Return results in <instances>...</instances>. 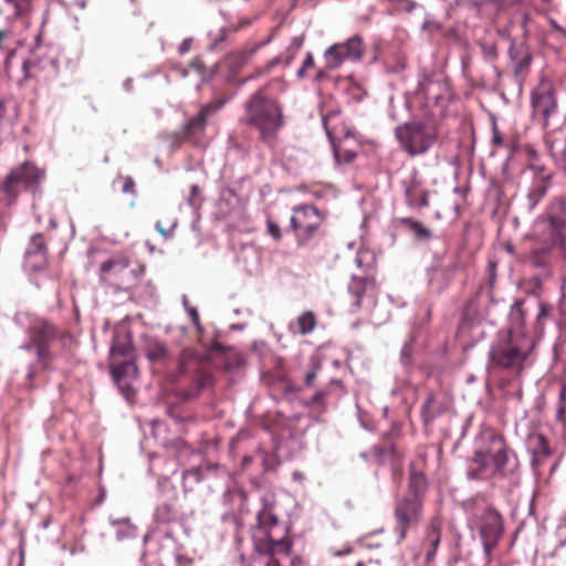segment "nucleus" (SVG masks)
<instances>
[{"label": "nucleus", "instance_id": "f257e3e1", "mask_svg": "<svg viewBox=\"0 0 566 566\" xmlns=\"http://www.w3.org/2000/svg\"><path fill=\"white\" fill-rule=\"evenodd\" d=\"M273 503L263 500L256 514V523L251 527V538L255 551L252 566H282V559L291 554L293 542L290 528L279 522Z\"/></svg>", "mask_w": 566, "mask_h": 566}, {"label": "nucleus", "instance_id": "f03ea898", "mask_svg": "<svg viewBox=\"0 0 566 566\" xmlns=\"http://www.w3.org/2000/svg\"><path fill=\"white\" fill-rule=\"evenodd\" d=\"M270 87H275L281 92L284 90V82L277 77L254 92L244 105L242 119L247 125L255 127L260 133V138L269 144L274 140L284 123L280 104L268 95Z\"/></svg>", "mask_w": 566, "mask_h": 566}, {"label": "nucleus", "instance_id": "7ed1b4c3", "mask_svg": "<svg viewBox=\"0 0 566 566\" xmlns=\"http://www.w3.org/2000/svg\"><path fill=\"white\" fill-rule=\"evenodd\" d=\"M535 347V339L526 332H501L489 352V368L521 374Z\"/></svg>", "mask_w": 566, "mask_h": 566}, {"label": "nucleus", "instance_id": "20e7f679", "mask_svg": "<svg viewBox=\"0 0 566 566\" xmlns=\"http://www.w3.org/2000/svg\"><path fill=\"white\" fill-rule=\"evenodd\" d=\"M190 377V386L184 391L186 399L196 398L201 390L213 385V376L209 363L192 349H184L177 361L175 381Z\"/></svg>", "mask_w": 566, "mask_h": 566}, {"label": "nucleus", "instance_id": "39448f33", "mask_svg": "<svg viewBox=\"0 0 566 566\" xmlns=\"http://www.w3.org/2000/svg\"><path fill=\"white\" fill-rule=\"evenodd\" d=\"M395 137L405 153L416 157L428 153L436 144L438 130L423 120H410L395 128Z\"/></svg>", "mask_w": 566, "mask_h": 566}, {"label": "nucleus", "instance_id": "423d86ee", "mask_svg": "<svg viewBox=\"0 0 566 566\" xmlns=\"http://www.w3.org/2000/svg\"><path fill=\"white\" fill-rule=\"evenodd\" d=\"M29 343L25 349H34L38 365L41 369H50L54 360L51 344L56 339L72 338L67 332H61L54 324L45 319H38L28 329Z\"/></svg>", "mask_w": 566, "mask_h": 566}, {"label": "nucleus", "instance_id": "0eeeda50", "mask_svg": "<svg viewBox=\"0 0 566 566\" xmlns=\"http://www.w3.org/2000/svg\"><path fill=\"white\" fill-rule=\"evenodd\" d=\"M139 272L128 255L120 252L113 254L99 264L98 277L102 283L116 291H122L136 285Z\"/></svg>", "mask_w": 566, "mask_h": 566}, {"label": "nucleus", "instance_id": "6e6552de", "mask_svg": "<svg viewBox=\"0 0 566 566\" xmlns=\"http://www.w3.org/2000/svg\"><path fill=\"white\" fill-rule=\"evenodd\" d=\"M557 251L563 252L566 259V240H556L547 234L543 240L532 244L528 252L522 256V261L528 268L538 271V275L548 277Z\"/></svg>", "mask_w": 566, "mask_h": 566}, {"label": "nucleus", "instance_id": "1a4fd4ad", "mask_svg": "<svg viewBox=\"0 0 566 566\" xmlns=\"http://www.w3.org/2000/svg\"><path fill=\"white\" fill-rule=\"evenodd\" d=\"M424 503L420 500L397 497L394 505V532L398 542H403L408 533L416 531L423 518Z\"/></svg>", "mask_w": 566, "mask_h": 566}, {"label": "nucleus", "instance_id": "9d476101", "mask_svg": "<svg viewBox=\"0 0 566 566\" xmlns=\"http://www.w3.org/2000/svg\"><path fill=\"white\" fill-rule=\"evenodd\" d=\"M474 521L483 543L485 555L490 558L503 534V520L501 514L490 505L476 507Z\"/></svg>", "mask_w": 566, "mask_h": 566}, {"label": "nucleus", "instance_id": "9b49d317", "mask_svg": "<svg viewBox=\"0 0 566 566\" xmlns=\"http://www.w3.org/2000/svg\"><path fill=\"white\" fill-rule=\"evenodd\" d=\"M323 221L321 212L311 205H302L293 208L291 228L296 237L297 245L307 243Z\"/></svg>", "mask_w": 566, "mask_h": 566}, {"label": "nucleus", "instance_id": "f8f14e48", "mask_svg": "<svg viewBox=\"0 0 566 566\" xmlns=\"http://www.w3.org/2000/svg\"><path fill=\"white\" fill-rule=\"evenodd\" d=\"M45 178V170L39 168L31 161H25L13 168L7 176L2 191L10 197L18 193V185H23L25 189L35 190Z\"/></svg>", "mask_w": 566, "mask_h": 566}, {"label": "nucleus", "instance_id": "ddd939ff", "mask_svg": "<svg viewBox=\"0 0 566 566\" xmlns=\"http://www.w3.org/2000/svg\"><path fill=\"white\" fill-rule=\"evenodd\" d=\"M365 54V44L359 35H354L344 42L331 45L324 52L327 70H336L345 61L359 62Z\"/></svg>", "mask_w": 566, "mask_h": 566}, {"label": "nucleus", "instance_id": "4468645a", "mask_svg": "<svg viewBox=\"0 0 566 566\" xmlns=\"http://www.w3.org/2000/svg\"><path fill=\"white\" fill-rule=\"evenodd\" d=\"M536 223L547 228V234L556 240H566V195L553 197L545 212L537 218Z\"/></svg>", "mask_w": 566, "mask_h": 566}, {"label": "nucleus", "instance_id": "2eb2a0df", "mask_svg": "<svg viewBox=\"0 0 566 566\" xmlns=\"http://www.w3.org/2000/svg\"><path fill=\"white\" fill-rule=\"evenodd\" d=\"M474 452H481V455L493 460L495 467L505 469L507 463V447L502 434L488 428L480 432L475 440Z\"/></svg>", "mask_w": 566, "mask_h": 566}, {"label": "nucleus", "instance_id": "dca6fc26", "mask_svg": "<svg viewBox=\"0 0 566 566\" xmlns=\"http://www.w3.org/2000/svg\"><path fill=\"white\" fill-rule=\"evenodd\" d=\"M531 105L533 116H539L543 120V126L547 128L551 116L557 112V98L551 81L542 80L533 90Z\"/></svg>", "mask_w": 566, "mask_h": 566}, {"label": "nucleus", "instance_id": "f3484780", "mask_svg": "<svg viewBox=\"0 0 566 566\" xmlns=\"http://www.w3.org/2000/svg\"><path fill=\"white\" fill-rule=\"evenodd\" d=\"M528 168L533 171V179L527 192V203L528 209L533 210L552 187L554 172L536 161H532Z\"/></svg>", "mask_w": 566, "mask_h": 566}, {"label": "nucleus", "instance_id": "a211bd4d", "mask_svg": "<svg viewBox=\"0 0 566 566\" xmlns=\"http://www.w3.org/2000/svg\"><path fill=\"white\" fill-rule=\"evenodd\" d=\"M340 112L338 108L335 109H328V111H322V120L323 126L325 128V132L331 139L333 147H334V155L335 158L338 161L344 163H350L356 157V151L354 149H349L346 147V143L348 142V138L346 137L345 140H340L339 143H336L337 138V132L336 126L339 120Z\"/></svg>", "mask_w": 566, "mask_h": 566}, {"label": "nucleus", "instance_id": "6ab92c4d", "mask_svg": "<svg viewBox=\"0 0 566 566\" xmlns=\"http://www.w3.org/2000/svg\"><path fill=\"white\" fill-rule=\"evenodd\" d=\"M227 102V97H220L201 106L199 113L184 124L179 133L180 137L191 140L196 136L201 135L206 129L208 117L220 111Z\"/></svg>", "mask_w": 566, "mask_h": 566}, {"label": "nucleus", "instance_id": "aec40b11", "mask_svg": "<svg viewBox=\"0 0 566 566\" xmlns=\"http://www.w3.org/2000/svg\"><path fill=\"white\" fill-rule=\"evenodd\" d=\"M109 368L111 374L123 396L127 400H133L136 391L132 382L138 377V368L135 359L119 361L117 366H115V364L109 365Z\"/></svg>", "mask_w": 566, "mask_h": 566}, {"label": "nucleus", "instance_id": "412c9836", "mask_svg": "<svg viewBox=\"0 0 566 566\" xmlns=\"http://www.w3.org/2000/svg\"><path fill=\"white\" fill-rule=\"evenodd\" d=\"M496 474L503 475L504 469L495 467L494 461L481 455V452H473L469 460L467 475L471 480H489Z\"/></svg>", "mask_w": 566, "mask_h": 566}, {"label": "nucleus", "instance_id": "4be33fe9", "mask_svg": "<svg viewBox=\"0 0 566 566\" xmlns=\"http://www.w3.org/2000/svg\"><path fill=\"white\" fill-rule=\"evenodd\" d=\"M526 444L532 454L533 467L542 465L552 453L547 439L541 433L528 434Z\"/></svg>", "mask_w": 566, "mask_h": 566}, {"label": "nucleus", "instance_id": "5701e85b", "mask_svg": "<svg viewBox=\"0 0 566 566\" xmlns=\"http://www.w3.org/2000/svg\"><path fill=\"white\" fill-rule=\"evenodd\" d=\"M263 43H255L247 45L241 50L230 52L224 57L226 66L232 72H239L244 65H247Z\"/></svg>", "mask_w": 566, "mask_h": 566}, {"label": "nucleus", "instance_id": "b1692460", "mask_svg": "<svg viewBox=\"0 0 566 566\" xmlns=\"http://www.w3.org/2000/svg\"><path fill=\"white\" fill-rule=\"evenodd\" d=\"M544 143L551 156L558 163L566 155V135L562 129L551 130L545 134Z\"/></svg>", "mask_w": 566, "mask_h": 566}, {"label": "nucleus", "instance_id": "393cba45", "mask_svg": "<svg viewBox=\"0 0 566 566\" xmlns=\"http://www.w3.org/2000/svg\"><path fill=\"white\" fill-rule=\"evenodd\" d=\"M375 289V281L369 277H353L352 282L348 285V291L350 295L354 297V302L352 304L353 312H357L361 307L363 297L367 294L369 290Z\"/></svg>", "mask_w": 566, "mask_h": 566}, {"label": "nucleus", "instance_id": "a878e982", "mask_svg": "<svg viewBox=\"0 0 566 566\" xmlns=\"http://www.w3.org/2000/svg\"><path fill=\"white\" fill-rule=\"evenodd\" d=\"M427 478L422 472L411 471L409 476L408 492L403 497L420 500L424 503L427 492Z\"/></svg>", "mask_w": 566, "mask_h": 566}, {"label": "nucleus", "instance_id": "bb28decb", "mask_svg": "<svg viewBox=\"0 0 566 566\" xmlns=\"http://www.w3.org/2000/svg\"><path fill=\"white\" fill-rule=\"evenodd\" d=\"M135 359L134 346L130 340L116 339L111 348L109 365L117 366L119 361Z\"/></svg>", "mask_w": 566, "mask_h": 566}, {"label": "nucleus", "instance_id": "cd10ccee", "mask_svg": "<svg viewBox=\"0 0 566 566\" xmlns=\"http://www.w3.org/2000/svg\"><path fill=\"white\" fill-rule=\"evenodd\" d=\"M526 300H516L511 306L510 323L514 333L525 332V319L527 310L525 308Z\"/></svg>", "mask_w": 566, "mask_h": 566}, {"label": "nucleus", "instance_id": "c85d7f7f", "mask_svg": "<svg viewBox=\"0 0 566 566\" xmlns=\"http://www.w3.org/2000/svg\"><path fill=\"white\" fill-rule=\"evenodd\" d=\"M537 306H538V312L536 314L535 322L533 325V333H534V337L539 339L544 335L545 325H546L547 321H549L552 318L553 306L542 300H539L537 302Z\"/></svg>", "mask_w": 566, "mask_h": 566}, {"label": "nucleus", "instance_id": "c756f323", "mask_svg": "<svg viewBox=\"0 0 566 566\" xmlns=\"http://www.w3.org/2000/svg\"><path fill=\"white\" fill-rule=\"evenodd\" d=\"M317 319L312 311L303 312L295 321L290 325V331L294 334L306 335L314 331L316 327Z\"/></svg>", "mask_w": 566, "mask_h": 566}, {"label": "nucleus", "instance_id": "7c9ffc66", "mask_svg": "<svg viewBox=\"0 0 566 566\" xmlns=\"http://www.w3.org/2000/svg\"><path fill=\"white\" fill-rule=\"evenodd\" d=\"M146 356L150 361L161 365H166L170 359L168 349L158 340H149L147 343Z\"/></svg>", "mask_w": 566, "mask_h": 566}, {"label": "nucleus", "instance_id": "2f4dec72", "mask_svg": "<svg viewBox=\"0 0 566 566\" xmlns=\"http://www.w3.org/2000/svg\"><path fill=\"white\" fill-rule=\"evenodd\" d=\"M406 201L410 207L422 208L429 205L428 192L417 182H412L406 189Z\"/></svg>", "mask_w": 566, "mask_h": 566}, {"label": "nucleus", "instance_id": "473e14b6", "mask_svg": "<svg viewBox=\"0 0 566 566\" xmlns=\"http://www.w3.org/2000/svg\"><path fill=\"white\" fill-rule=\"evenodd\" d=\"M399 223L412 231L417 239L429 240L432 237L431 231L417 220L402 218Z\"/></svg>", "mask_w": 566, "mask_h": 566}, {"label": "nucleus", "instance_id": "72a5a7b5", "mask_svg": "<svg viewBox=\"0 0 566 566\" xmlns=\"http://www.w3.org/2000/svg\"><path fill=\"white\" fill-rule=\"evenodd\" d=\"M442 524L443 520L439 514L432 516L426 530L424 541H441Z\"/></svg>", "mask_w": 566, "mask_h": 566}, {"label": "nucleus", "instance_id": "f704fd0d", "mask_svg": "<svg viewBox=\"0 0 566 566\" xmlns=\"http://www.w3.org/2000/svg\"><path fill=\"white\" fill-rule=\"evenodd\" d=\"M436 397L433 394H429L426 401L421 407V417L426 423L432 421L440 415V410L434 407Z\"/></svg>", "mask_w": 566, "mask_h": 566}, {"label": "nucleus", "instance_id": "c9c22d12", "mask_svg": "<svg viewBox=\"0 0 566 566\" xmlns=\"http://www.w3.org/2000/svg\"><path fill=\"white\" fill-rule=\"evenodd\" d=\"M27 252L29 255H33V254H40L42 256L46 255L48 248H46V243H45V239H44L43 234L36 233L31 237L30 244H29Z\"/></svg>", "mask_w": 566, "mask_h": 566}, {"label": "nucleus", "instance_id": "e433bc0d", "mask_svg": "<svg viewBox=\"0 0 566 566\" xmlns=\"http://www.w3.org/2000/svg\"><path fill=\"white\" fill-rule=\"evenodd\" d=\"M14 8L15 15L20 17L31 10L32 0H6Z\"/></svg>", "mask_w": 566, "mask_h": 566}, {"label": "nucleus", "instance_id": "4c0bfd02", "mask_svg": "<svg viewBox=\"0 0 566 566\" xmlns=\"http://www.w3.org/2000/svg\"><path fill=\"white\" fill-rule=\"evenodd\" d=\"M280 62L281 60L277 56L270 60L264 66L255 69L253 73L249 76V78H258L260 76L269 74L271 70L274 66H276Z\"/></svg>", "mask_w": 566, "mask_h": 566}, {"label": "nucleus", "instance_id": "58836bf2", "mask_svg": "<svg viewBox=\"0 0 566 566\" xmlns=\"http://www.w3.org/2000/svg\"><path fill=\"white\" fill-rule=\"evenodd\" d=\"M117 180L122 182V191L124 193H130V195L136 193V189H135L136 185H135L134 179L130 176H118Z\"/></svg>", "mask_w": 566, "mask_h": 566}, {"label": "nucleus", "instance_id": "ea45409f", "mask_svg": "<svg viewBox=\"0 0 566 566\" xmlns=\"http://www.w3.org/2000/svg\"><path fill=\"white\" fill-rule=\"evenodd\" d=\"M440 542L441 541L423 542V545L426 546V562L430 563L433 560Z\"/></svg>", "mask_w": 566, "mask_h": 566}, {"label": "nucleus", "instance_id": "a19ab883", "mask_svg": "<svg viewBox=\"0 0 566 566\" xmlns=\"http://www.w3.org/2000/svg\"><path fill=\"white\" fill-rule=\"evenodd\" d=\"M268 233L276 241L282 239L281 228L277 223L272 220L266 221Z\"/></svg>", "mask_w": 566, "mask_h": 566}, {"label": "nucleus", "instance_id": "79ce46f5", "mask_svg": "<svg viewBox=\"0 0 566 566\" xmlns=\"http://www.w3.org/2000/svg\"><path fill=\"white\" fill-rule=\"evenodd\" d=\"M318 370L319 366H314L311 370L306 371L304 376V385L306 387H312L314 385Z\"/></svg>", "mask_w": 566, "mask_h": 566}, {"label": "nucleus", "instance_id": "37998d69", "mask_svg": "<svg viewBox=\"0 0 566 566\" xmlns=\"http://www.w3.org/2000/svg\"><path fill=\"white\" fill-rule=\"evenodd\" d=\"M492 134H493V136H492L493 146H495V147L503 146V137H502L501 132L497 129V126L495 123L493 124V127H492Z\"/></svg>", "mask_w": 566, "mask_h": 566}, {"label": "nucleus", "instance_id": "c03bdc74", "mask_svg": "<svg viewBox=\"0 0 566 566\" xmlns=\"http://www.w3.org/2000/svg\"><path fill=\"white\" fill-rule=\"evenodd\" d=\"M328 391L326 389L317 390L314 396L312 397V402L314 405H322L327 397Z\"/></svg>", "mask_w": 566, "mask_h": 566}, {"label": "nucleus", "instance_id": "a18cd8bd", "mask_svg": "<svg viewBox=\"0 0 566 566\" xmlns=\"http://www.w3.org/2000/svg\"><path fill=\"white\" fill-rule=\"evenodd\" d=\"M200 195V188L197 185L191 186L190 188V197H189V203L191 206H197V198Z\"/></svg>", "mask_w": 566, "mask_h": 566}, {"label": "nucleus", "instance_id": "49530a36", "mask_svg": "<svg viewBox=\"0 0 566 566\" xmlns=\"http://www.w3.org/2000/svg\"><path fill=\"white\" fill-rule=\"evenodd\" d=\"M188 313H189L192 324L198 329H200V318H199V313H198L197 308L191 307V308H189Z\"/></svg>", "mask_w": 566, "mask_h": 566}, {"label": "nucleus", "instance_id": "de8ad7c7", "mask_svg": "<svg viewBox=\"0 0 566 566\" xmlns=\"http://www.w3.org/2000/svg\"><path fill=\"white\" fill-rule=\"evenodd\" d=\"M314 65H315L314 56H313V54H312L311 52H308V53L306 54V56H305L304 61H303L302 66H303V69L308 70V69H313V67H314Z\"/></svg>", "mask_w": 566, "mask_h": 566}, {"label": "nucleus", "instance_id": "09e8293b", "mask_svg": "<svg viewBox=\"0 0 566 566\" xmlns=\"http://www.w3.org/2000/svg\"><path fill=\"white\" fill-rule=\"evenodd\" d=\"M326 71H328L326 67L323 70H318L315 75V81L322 82L327 77Z\"/></svg>", "mask_w": 566, "mask_h": 566}, {"label": "nucleus", "instance_id": "8fccbe9b", "mask_svg": "<svg viewBox=\"0 0 566 566\" xmlns=\"http://www.w3.org/2000/svg\"><path fill=\"white\" fill-rule=\"evenodd\" d=\"M551 25L553 27L554 30L566 36V31L560 25H558L554 20H551Z\"/></svg>", "mask_w": 566, "mask_h": 566}, {"label": "nucleus", "instance_id": "3c124183", "mask_svg": "<svg viewBox=\"0 0 566 566\" xmlns=\"http://www.w3.org/2000/svg\"><path fill=\"white\" fill-rule=\"evenodd\" d=\"M486 50V54L491 57V59H495L496 57V50L494 46H490V48H484Z\"/></svg>", "mask_w": 566, "mask_h": 566}, {"label": "nucleus", "instance_id": "603ef678", "mask_svg": "<svg viewBox=\"0 0 566 566\" xmlns=\"http://www.w3.org/2000/svg\"><path fill=\"white\" fill-rule=\"evenodd\" d=\"M156 230H157L159 233H161L164 237H168V231H167V230H165V229L161 227V224H160V222H159V221H157V222H156Z\"/></svg>", "mask_w": 566, "mask_h": 566}, {"label": "nucleus", "instance_id": "864d4df0", "mask_svg": "<svg viewBox=\"0 0 566 566\" xmlns=\"http://www.w3.org/2000/svg\"><path fill=\"white\" fill-rule=\"evenodd\" d=\"M252 23V20L251 19H242L239 23V28H244V27H248Z\"/></svg>", "mask_w": 566, "mask_h": 566}, {"label": "nucleus", "instance_id": "5fc2aeb1", "mask_svg": "<svg viewBox=\"0 0 566 566\" xmlns=\"http://www.w3.org/2000/svg\"><path fill=\"white\" fill-rule=\"evenodd\" d=\"M9 38V33L7 31L0 30V46L2 45L3 41Z\"/></svg>", "mask_w": 566, "mask_h": 566}, {"label": "nucleus", "instance_id": "6e6d98bb", "mask_svg": "<svg viewBox=\"0 0 566 566\" xmlns=\"http://www.w3.org/2000/svg\"><path fill=\"white\" fill-rule=\"evenodd\" d=\"M505 250L510 253V254H515V247L512 244V243H506L505 244Z\"/></svg>", "mask_w": 566, "mask_h": 566}, {"label": "nucleus", "instance_id": "4d7b16f0", "mask_svg": "<svg viewBox=\"0 0 566 566\" xmlns=\"http://www.w3.org/2000/svg\"><path fill=\"white\" fill-rule=\"evenodd\" d=\"M401 474L402 473H401L400 469H398V468L394 469V471H392L394 479L400 480Z\"/></svg>", "mask_w": 566, "mask_h": 566}, {"label": "nucleus", "instance_id": "13d9d810", "mask_svg": "<svg viewBox=\"0 0 566 566\" xmlns=\"http://www.w3.org/2000/svg\"><path fill=\"white\" fill-rule=\"evenodd\" d=\"M188 49H189V43L187 41H184L182 44L180 45V52L185 53L188 51Z\"/></svg>", "mask_w": 566, "mask_h": 566}, {"label": "nucleus", "instance_id": "bf43d9fd", "mask_svg": "<svg viewBox=\"0 0 566 566\" xmlns=\"http://www.w3.org/2000/svg\"><path fill=\"white\" fill-rule=\"evenodd\" d=\"M305 72H306V69H303V66H301V69L297 71V76L301 78L304 77Z\"/></svg>", "mask_w": 566, "mask_h": 566}, {"label": "nucleus", "instance_id": "052dcab7", "mask_svg": "<svg viewBox=\"0 0 566 566\" xmlns=\"http://www.w3.org/2000/svg\"><path fill=\"white\" fill-rule=\"evenodd\" d=\"M352 553V548H347L343 552H338L336 553L337 556H343V555H347V554H350Z\"/></svg>", "mask_w": 566, "mask_h": 566}, {"label": "nucleus", "instance_id": "680f3d73", "mask_svg": "<svg viewBox=\"0 0 566 566\" xmlns=\"http://www.w3.org/2000/svg\"><path fill=\"white\" fill-rule=\"evenodd\" d=\"M34 375H35V371L31 368V369L29 370L28 377H29L30 379H32V378L34 377Z\"/></svg>", "mask_w": 566, "mask_h": 566}, {"label": "nucleus", "instance_id": "e2e57ef3", "mask_svg": "<svg viewBox=\"0 0 566 566\" xmlns=\"http://www.w3.org/2000/svg\"><path fill=\"white\" fill-rule=\"evenodd\" d=\"M530 62V57H526L523 62H521L520 67H522L524 64L527 65Z\"/></svg>", "mask_w": 566, "mask_h": 566}, {"label": "nucleus", "instance_id": "0e129e2a", "mask_svg": "<svg viewBox=\"0 0 566 566\" xmlns=\"http://www.w3.org/2000/svg\"><path fill=\"white\" fill-rule=\"evenodd\" d=\"M291 566H297L296 559H293Z\"/></svg>", "mask_w": 566, "mask_h": 566}, {"label": "nucleus", "instance_id": "69168bd1", "mask_svg": "<svg viewBox=\"0 0 566 566\" xmlns=\"http://www.w3.org/2000/svg\"><path fill=\"white\" fill-rule=\"evenodd\" d=\"M356 566H365V564L363 562H358Z\"/></svg>", "mask_w": 566, "mask_h": 566}, {"label": "nucleus", "instance_id": "338daca9", "mask_svg": "<svg viewBox=\"0 0 566 566\" xmlns=\"http://www.w3.org/2000/svg\"><path fill=\"white\" fill-rule=\"evenodd\" d=\"M490 268H491V270H494L495 264H492V263H491V264H490Z\"/></svg>", "mask_w": 566, "mask_h": 566}]
</instances>
